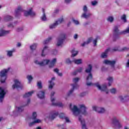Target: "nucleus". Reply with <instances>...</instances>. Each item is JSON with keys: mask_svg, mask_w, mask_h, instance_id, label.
<instances>
[{"mask_svg": "<svg viewBox=\"0 0 129 129\" xmlns=\"http://www.w3.org/2000/svg\"><path fill=\"white\" fill-rule=\"evenodd\" d=\"M78 54V51H76L75 49H73L72 51V57H75Z\"/></svg>", "mask_w": 129, "mask_h": 129, "instance_id": "nucleus-38", "label": "nucleus"}, {"mask_svg": "<svg viewBox=\"0 0 129 129\" xmlns=\"http://www.w3.org/2000/svg\"><path fill=\"white\" fill-rule=\"evenodd\" d=\"M56 62H57L56 58H53L52 60L50 61L49 59H44L43 61L39 62L38 60H35L34 62L35 64L37 65H39V66H45V65H47V64H49V68H52L55 66V64H56Z\"/></svg>", "mask_w": 129, "mask_h": 129, "instance_id": "nucleus-3", "label": "nucleus"}, {"mask_svg": "<svg viewBox=\"0 0 129 129\" xmlns=\"http://www.w3.org/2000/svg\"><path fill=\"white\" fill-rule=\"evenodd\" d=\"M124 129H128V127H127V126H125L124 127Z\"/></svg>", "mask_w": 129, "mask_h": 129, "instance_id": "nucleus-62", "label": "nucleus"}, {"mask_svg": "<svg viewBox=\"0 0 129 129\" xmlns=\"http://www.w3.org/2000/svg\"><path fill=\"white\" fill-rule=\"evenodd\" d=\"M17 46H18V47H21V43H18L17 44Z\"/></svg>", "mask_w": 129, "mask_h": 129, "instance_id": "nucleus-60", "label": "nucleus"}, {"mask_svg": "<svg viewBox=\"0 0 129 129\" xmlns=\"http://www.w3.org/2000/svg\"><path fill=\"white\" fill-rule=\"evenodd\" d=\"M33 93H34V91L28 92V93H25V94L23 96V97L24 98H28L30 96H32Z\"/></svg>", "mask_w": 129, "mask_h": 129, "instance_id": "nucleus-26", "label": "nucleus"}, {"mask_svg": "<svg viewBox=\"0 0 129 129\" xmlns=\"http://www.w3.org/2000/svg\"><path fill=\"white\" fill-rule=\"evenodd\" d=\"M73 62H74V63L75 64H81V63H82V59H74V60H73Z\"/></svg>", "mask_w": 129, "mask_h": 129, "instance_id": "nucleus-35", "label": "nucleus"}, {"mask_svg": "<svg viewBox=\"0 0 129 129\" xmlns=\"http://www.w3.org/2000/svg\"><path fill=\"white\" fill-rule=\"evenodd\" d=\"M127 50H128V48L124 47H123L121 50H119L118 48H116L115 49H113V51H127Z\"/></svg>", "mask_w": 129, "mask_h": 129, "instance_id": "nucleus-39", "label": "nucleus"}, {"mask_svg": "<svg viewBox=\"0 0 129 129\" xmlns=\"http://www.w3.org/2000/svg\"><path fill=\"white\" fill-rule=\"evenodd\" d=\"M110 92L112 94H115L116 93V89L115 88H112L110 90Z\"/></svg>", "mask_w": 129, "mask_h": 129, "instance_id": "nucleus-43", "label": "nucleus"}, {"mask_svg": "<svg viewBox=\"0 0 129 129\" xmlns=\"http://www.w3.org/2000/svg\"><path fill=\"white\" fill-rule=\"evenodd\" d=\"M73 81L74 82V84H72L71 86H72V89L68 92V95L69 96L71 94H72L73 91H74V89H77L78 87H79V86H78V84H77V82L79 81V78H75L73 79Z\"/></svg>", "mask_w": 129, "mask_h": 129, "instance_id": "nucleus-7", "label": "nucleus"}, {"mask_svg": "<svg viewBox=\"0 0 129 129\" xmlns=\"http://www.w3.org/2000/svg\"><path fill=\"white\" fill-rule=\"evenodd\" d=\"M57 53H58V51H57V50L54 49L53 51L52 54H53V55H57Z\"/></svg>", "mask_w": 129, "mask_h": 129, "instance_id": "nucleus-50", "label": "nucleus"}, {"mask_svg": "<svg viewBox=\"0 0 129 129\" xmlns=\"http://www.w3.org/2000/svg\"><path fill=\"white\" fill-rule=\"evenodd\" d=\"M72 105H70V108H71L73 113L75 116L77 115H80L81 114H83L84 115H86L87 114V112H86V107L84 104L79 105V109L77 106L74 105L73 108H72Z\"/></svg>", "mask_w": 129, "mask_h": 129, "instance_id": "nucleus-1", "label": "nucleus"}, {"mask_svg": "<svg viewBox=\"0 0 129 129\" xmlns=\"http://www.w3.org/2000/svg\"><path fill=\"white\" fill-rule=\"evenodd\" d=\"M91 41H92V38H89L88 40L87 41V42H84L83 44H82V46L83 47H84V46H85L86 44H89V43H90V42H91Z\"/></svg>", "mask_w": 129, "mask_h": 129, "instance_id": "nucleus-34", "label": "nucleus"}, {"mask_svg": "<svg viewBox=\"0 0 129 129\" xmlns=\"http://www.w3.org/2000/svg\"><path fill=\"white\" fill-rule=\"evenodd\" d=\"M73 22L74 23V24H75V25H78L79 24V21L74 19H73Z\"/></svg>", "mask_w": 129, "mask_h": 129, "instance_id": "nucleus-48", "label": "nucleus"}, {"mask_svg": "<svg viewBox=\"0 0 129 129\" xmlns=\"http://www.w3.org/2000/svg\"><path fill=\"white\" fill-rule=\"evenodd\" d=\"M36 117H37V113L36 112H33L32 113V117L28 119V120L30 121L29 123V126H33V125H35L36 123H39L41 122V120L39 119H36Z\"/></svg>", "mask_w": 129, "mask_h": 129, "instance_id": "nucleus-5", "label": "nucleus"}, {"mask_svg": "<svg viewBox=\"0 0 129 129\" xmlns=\"http://www.w3.org/2000/svg\"><path fill=\"white\" fill-rule=\"evenodd\" d=\"M48 52H49V49L48 46H45L41 52V56L42 57H45V55L48 54Z\"/></svg>", "mask_w": 129, "mask_h": 129, "instance_id": "nucleus-22", "label": "nucleus"}, {"mask_svg": "<svg viewBox=\"0 0 129 129\" xmlns=\"http://www.w3.org/2000/svg\"><path fill=\"white\" fill-rule=\"evenodd\" d=\"M10 33V31L5 30L3 28H0V37H4V36H6V35H8V34Z\"/></svg>", "mask_w": 129, "mask_h": 129, "instance_id": "nucleus-20", "label": "nucleus"}, {"mask_svg": "<svg viewBox=\"0 0 129 129\" xmlns=\"http://www.w3.org/2000/svg\"><path fill=\"white\" fill-rule=\"evenodd\" d=\"M97 3L98 2L96 1H94L91 2L92 6H96V5H97Z\"/></svg>", "mask_w": 129, "mask_h": 129, "instance_id": "nucleus-47", "label": "nucleus"}, {"mask_svg": "<svg viewBox=\"0 0 129 129\" xmlns=\"http://www.w3.org/2000/svg\"><path fill=\"white\" fill-rule=\"evenodd\" d=\"M92 108L93 110H94L99 113H103V112L105 111V109H104V108L97 107L96 106H93Z\"/></svg>", "mask_w": 129, "mask_h": 129, "instance_id": "nucleus-17", "label": "nucleus"}, {"mask_svg": "<svg viewBox=\"0 0 129 129\" xmlns=\"http://www.w3.org/2000/svg\"><path fill=\"white\" fill-rule=\"evenodd\" d=\"M1 120H3V117H0V121H1Z\"/></svg>", "mask_w": 129, "mask_h": 129, "instance_id": "nucleus-63", "label": "nucleus"}, {"mask_svg": "<svg viewBox=\"0 0 129 129\" xmlns=\"http://www.w3.org/2000/svg\"><path fill=\"white\" fill-rule=\"evenodd\" d=\"M74 39H76L78 38V35L77 34H75L74 36Z\"/></svg>", "mask_w": 129, "mask_h": 129, "instance_id": "nucleus-57", "label": "nucleus"}, {"mask_svg": "<svg viewBox=\"0 0 129 129\" xmlns=\"http://www.w3.org/2000/svg\"><path fill=\"white\" fill-rule=\"evenodd\" d=\"M63 22V18H60L57 21H56L54 23L51 24L49 25V29L51 30H53V29H55L59 24H61Z\"/></svg>", "mask_w": 129, "mask_h": 129, "instance_id": "nucleus-14", "label": "nucleus"}, {"mask_svg": "<svg viewBox=\"0 0 129 129\" xmlns=\"http://www.w3.org/2000/svg\"><path fill=\"white\" fill-rule=\"evenodd\" d=\"M83 11L84 12V14L82 15L81 18H84V19H88V18L91 16V14H90L88 11V9L86 6H84L83 7Z\"/></svg>", "mask_w": 129, "mask_h": 129, "instance_id": "nucleus-12", "label": "nucleus"}, {"mask_svg": "<svg viewBox=\"0 0 129 129\" xmlns=\"http://www.w3.org/2000/svg\"><path fill=\"white\" fill-rule=\"evenodd\" d=\"M30 99H28L27 100V103L25 105H28V104L30 103Z\"/></svg>", "mask_w": 129, "mask_h": 129, "instance_id": "nucleus-59", "label": "nucleus"}, {"mask_svg": "<svg viewBox=\"0 0 129 129\" xmlns=\"http://www.w3.org/2000/svg\"><path fill=\"white\" fill-rule=\"evenodd\" d=\"M121 20L123 21V23H126V17L125 16V15H123L121 17Z\"/></svg>", "mask_w": 129, "mask_h": 129, "instance_id": "nucleus-40", "label": "nucleus"}, {"mask_svg": "<svg viewBox=\"0 0 129 129\" xmlns=\"http://www.w3.org/2000/svg\"><path fill=\"white\" fill-rule=\"evenodd\" d=\"M37 86L38 88H42V83L41 82V81L38 82Z\"/></svg>", "mask_w": 129, "mask_h": 129, "instance_id": "nucleus-46", "label": "nucleus"}, {"mask_svg": "<svg viewBox=\"0 0 129 129\" xmlns=\"http://www.w3.org/2000/svg\"><path fill=\"white\" fill-rule=\"evenodd\" d=\"M52 80H55V78H52L51 81H49V89H52V88H53V86H54V83L53 82Z\"/></svg>", "mask_w": 129, "mask_h": 129, "instance_id": "nucleus-27", "label": "nucleus"}, {"mask_svg": "<svg viewBox=\"0 0 129 129\" xmlns=\"http://www.w3.org/2000/svg\"><path fill=\"white\" fill-rule=\"evenodd\" d=\"M91 70H92V66L89 64L88 68L86 69V73H89L88 76L87 77V86H93V84L91 82L88 83V81H90L92 79V74H91Z\"/></svg>", "mask_w": 129, "mask_h": 129, "instance_id": "nucleus-4", "label": "nucleus"}, {"mask_svg": "<svg viewBox=\"0 0 129 129\" xmlns=\"http://www.w3.org/2000/svg\"><path fill=\"white\" fill-rule=\"evenodd\" d=\"M60 127H61L62 129H66V126L65 124L60 125Z\"/></svg>", "mask_w": 129, "mask_h": 129, "instance_id": "nucleus-51", "label": "nucleus"}, {"mask_svg": "<svg viewBox=\"0 0 129 129\" xmlns=\"http://www.w3.org/2000/svg\"><path fill=\"white\" fill-rule=\"evenodd\" d=\"M14 83L15 84L12 86L13 89H15V88H17V89H19V88H22V84H21V82H20L19 80H14Z\"/></svg>", "mask_w": 129, "mask_h": 129, "instance_id": "nucleus-15", "label": "nucleus"}, {"mask_svg": "<svg viewBox=\"0 0 129 129\" xmlns=\"http://www.w3.org/2000/svg\"><path fill=\"white\" fill-rule=\"evenodd\" d=\"M85 95H86V92L82 93L81 94V96H85Z\"/></svg>", "mask_w": 129, "mask_h": 129, "instance_id": "nucleus-54", "label": "nucleus"}, {"mask_svg": "<svg viewBox=\"0 0 129 129\" xmlns=\"http://www.w3.org/2000/svg\"><path fill=\"white\" fill-rule=\"evenodd\" d=\"M37 43H34L33 44L30 46V49L31 51H34V50H36V48H37Z\"/></svg>", "mask_w": 129, "mask_h": 129, "instance_id": "nucleus-36", "label": "nucleus"}, {"mask_svg": "<svg viewBox=\"0 0 129 129\" xmlns=\"http://www.w3.org/2000/svg\"><path fill=\"white\" fill-rule=\"evenodd\" d=\"M24 106L16 107V110H17V112H22L24 110Z\"/></svg>", "mask_w": 129, "mask_h": 129, "instance_id": "nucleus-28", "label": "nucleus"}, {"mask_svg": "<svg viewBox=\"0 0 129 129\" xmlns=\"http://www.w3.org/2000/svg\"><path fill=\"white\" fill-rule=\"evenodd\" d=\"M14 52H15V49H12L11 50H8L7 56H8V57H12V56H13V53Z\"/></svg>", "mask_w": 129, "mask_h": 129, "instance_id": "nucleus-33", "label": "nucleus"}, {"mask_svg": "<svg viewBox=\"0 0 129 129\" xmlns=\"http://www.w3.org/2000/svg\"><path fill=\"white\" fill-rule=\"evenodd\" d=\"M113 126L115 129H120L122 127V124L119 122L117 117H114L112 119Z\"/></svg>", "mask_w": 129, "mask_h": 129, "instance_id": "nucleus-9", "label": "nucleus"}, {"mask_svg": "<svg viewBox=\"0 0 129 129\" xmlns=\"http://www.w3.org/2000/svg\"><path fill=\"white\" fill-rule=\"evenodd\" d=\"M108 22H110V23H112L113 22V17L112 16H109L107 19Z\"/></svg>", "mask_w": 129, "mask_h": 129, "instance_id": "nucleus-42", "label": "nucleus"}, {"mask_svg": "<svg viewBox=\"0 0 129 129\" xmlns=\"http://www.w3.org/2000/svg\"><path fill=\"white\" fill-rule=\"evenodd\" d=\"M70 25H71V22H69V23H68V27H69V26H70Z\"/></svg>", "mask_w": 129, "mask_h": 129, "instance_id": "nucleus-61", "label": "nucleus"}, {"mask_svg": "<svg viewBox=\"0 0 129 129\" xmlns=\"http://www.w3.org/2000/svg\"><path fill=\"white\" fill-rule=\"evenodd\" d=\"M103 63L106 65H110L113 70H114V64H115V60H108L106 59L104 60Z\"/></svg>", "mask_w": 129, "mask_h": 129, "instance_id": "nucleus-16", "label": "nucleus"}, {"mask_svg": "<svg viewBox=\"0 0 129 129\" xmlns=\"http://www.w3.org/2000/svg\"><path fill=\"white\" fill-rule=\"evenodd\" d=\"M128 67H129V59L127 60V63L126 64V68H128Z\"/></svg>", "mask_w": 129, "mask_h": 129, "instance_id": "nucleus-53", "label": "nucleus"}, {"mask_svg": "<svg viewBox=\"0 0 129 129\" xmlns=\"http://www.w3.org/2000/svg\"><path fill=\"white\" fill-rule=\"evenodd\" d=\"M5 95H6V91H5V89L0 87V102H3Z\"/></svg>", "mask_w": 129, "mask_h": 129, "instance_id": "nucleus-19", "label": "nucleus"}, {"mask_svg": "<svg viewBox=\"0 0 129 129\" xmlns=\"http://www.w3.org/2000/svg\"><path fill=\"white\" fill-rule=\"evenodd\" d=\"M65 39H66V34H65V33L60 34L57 39L56 46H57V47H62V46H63V43H64Z\"/></svg>", "mask_w": 129, "mask_h": 129, "instance_id": "nucleus-8", "label": "nucleus"}, {"mask_svg": "<svg viewBox=\"0 0 129 129\" xmlns=\"http://www.w3.org/2000/svg\"><path fill=\"white\" fill-rule=\"evenodd\" d=\"M96 86L99 90H100L101 91H105L107 94L108 93V90L107 89L106 85H103L102 86H100V85H99V83H96Z\"/></svg>", "mask_w": 129, "mask_h": 129, "instance_id": "nucleus-13", "label": "nucleus"}, {"mask_svg": "<svg viewBox=\"0 0 129 129\" xmlns=\"http://www.w3.org/2000/svg\"><path fill=\"white\" fill-rule=\"evenodd\" d=\"M58 12H59V9H56L54 10V14H57V13H58Z\"/></svg>", "mask_w": 129, "mask_h": 129, "instance_id": "nucleus-56", "label": "nucleus"}, {"mask_svg": "<svg viewBox=\"0 0 129 129\" xmlns=\"http://www.w3.org/2000/svg\"><path fill=\"white\" fill-rule=\"evenodd\" d=\"M10 69L11 68H8L0 72V81L1 83H5L6 82L8 76V72L10 71Z\"/></svg>", "mask_w": 129, "mask_h": 129, "instance_id": "nucleus-6", "label": "nucleus"}, {"mask_svg": "<svg viewBox=\"0 0 129 129\" xmlns=\"http://www.w3.org/2000/svg\"><path fill=\"white\" fill-rule=\"evenodd\" d=\"M118 98L121 102H125L126 101H128L129 100V95H125L123 97L122 95H120L118 97Z\"/></svg>", "mask_w": 129, "mask_h": 129, "instance_id": "nucleus-18", "label": "nucleus"}, {"mask_svg": "<svg viewBox=\"0 0 129 129\" xmlns=\"http://www.w3.org/2000/svg\"><path fill=\"white\" fill-rule=\"evenodd\" d=\"M42 13L43 15L41 18V20L43 21H47V17H46V15L45 14V10H44V9H42Z\"/></svg>", "mask_w": 129, "mask_h": 129, "instance_id": "nucleus-30", "label": "nucleus"}, {"mask_svg": "<svg viewBox=\"0 0 129 129\" xmlns=\"http://www.w3.org/2000/svg\"><path fill=\"white\" fill-rule=\"evenodd\" d=\"M54 72H55V73H57L58 76H60V77L62 76V73H59V70H58V69H55Z\"/></svg>", "mask_w": 129, "mask_h": 129, "instance_id": "nucleus-41", "label": "nucleus"}, {"mask_svg": "<svg viewBox=\"0 0 129 129\" xmlns=\"http://www.w3.org/2000/svg\"><path fill=\"white\" fill-rule=\"evenodd\" d=\"M113 32L115 34H117V35H125V34H128L129 33V27L125 30L118 32V26H115L113 28Z\"/></svg>", "mask_w": 129, "mask_h": 129, "instance_id": "nucleus-11", "label": "nucleus"}, {"mask_svg": "<svg viewBox=\"0 0 129 129\" xmlns=\"http://www.w3.org/2000/svg\"><path fill=\"white\" fill-rule=\"evenodd\" d=\"M12 20H13V17L9 15H7L4 18L5 22H9V21H12Z\"/></svg>", "mask_w": 129, "mask_h": 129, "instance_id": "nucleus-29", "label": "nucleus"}, {"mask_svg": "<svg viewBox=\"0 0 129 129\" xmlns=\"http://www.w3.org/2000/svg\"><path fill=\"white\" fill-rule=\"evenodd\" d=\"M37 96L38 98L40 99H43V98H45V92L40 91L39 94H37Z\"/></svg>", "mask_w": 129, "mask_h": 129, "instance_id": "nucleus-25", "label": "nucleus"}, {"mask_svg": "<svg viewBox=\"0 0 129 129\" xmlns=\"http://www.w3.org/2000/svg\"><path fill=\"white\" fill-rule=\"evenodd\" d=\"M66 62L68 63V64H70L72 61L70 60V59L67 58L66 60Z\"/></svg>", "mask_w": 129, "mask_h": 129, "instance_id": "nucleus-49", "label": "nucleus"}, {"mask_svg": "<svg viewBox=\"0 0 129 129\" xmlns=\"http://www.w3.org/2000/svg\"><path fill=\"white\" fill-rule=\"evenodd\" d=\"M54 94H55V92H52L50 95L51 101L52 102V105H54V106H59V107H62V106H63V104H62V103L55 102L56 99L53 97Z\"/></svg>", "mask_w": 129, "mask_h": 129, "instance_id": "nucleus-10", "label": "nucleus"}, {"mask_svg": "<svg viewBox=\"0 0 129 129\" xmlns=\"http://www.w3.org/2000/svg\"><path fill=\"white\" fill-rule=\"evenodd\" d=\"M36 129H41L40 127H38Z\"/></svg>", "mask_w": 129, "mask_h": 129, "instance_id": "nucleus-64", "label": "nucleus"}, {"mask_svg": "<svg viewBox=\"0 0 129 129\" xmlns=\"http://www.w3.org/2000/svg\"><path fill=\"white\" fill-rule=\"evenodd\" d=\"M8 27H10V28H14V24H10L8 25Z\"/></svg>", "mask_w": 129, "mask_h": 129, "instance_id": "nucleus-55", "label": "nucleus"}, {"mask_svg": "<svg viewBox=\"0 0 129 129\" xmlns=\"http://www.w3.org/2000/svg\"><path fill=\"white\" fill-rule=\"evenodd\" d=\"M52 40L51 37H49L46 40L43 41V44L46 45V44H48L50 41Z\"/></svg>", "mask_w": 129, "mask_h": 129, "instance_id": "nucleus-37", "label": "nucleus"}, {"mask_svg": "<svg viewBox=\"0 0 129 129\" xmlns=\"http://www.w3.org/2000/svg\"><path fill=\"white\" fill-rule=\"evenodd\" d=\"M82 70H83V68H79L77 71H75L73 74V75H77V73H81V72H82Z\"/></svg>", "mask_w": 129, "mask_h": 129, "instance_id": "nucleus-31", "label": "nucleus"}, {"mask_svg": "<svg viewBox=\"0 0 129 129\" xmlns=\"http://www.w3.org/2000/svg\"><path fill=\"white\" fill-rule=\"evenodd\" d=\"M57 115H58V112L53 111L51 112L49 115V117L51 119H54V118H55V117H56V116H57Z\"/></svg>", "mask_w": 129, "mask_h": 129, "instance_id": "nucleus-23", "label": "nucleus"}, {"mask_svg": "<svg viewBox=\"0 0 129 129\" xmlns=\"http://www.w3.org/2000/svg\"><path fill=\"white\" fill-rule=\"evenodd\" d=\"M23 28H18V32H20L21 31H23Z\"/></svg>", "mask_w": 129, "mask_h": 129, "instance_id": "nucleus-58", "label": "nucleus"}, {"mask_svg": "<svg viewBox=\"0 0 129 129\" xmlns=\"http://www.w3.org/2000/svg\"><path fill=\"white\" fill-rule=\"evenodd\" d=\"M27 79L29 81V83H31V81L33 80V77H32V76H28Z\"/></svg>", "mask_w": 129, "mask_h": 129, "instance_id": "nucleus-44", "label": "nucleus"}, {"mask_svg": "<svg viewBox=\"0 0 129 129\" xmlns=\"http://www.w3.org/2000/svg\"><path fill=\"white\" fill-rule=\"evenodd\" d=\"M22 12H24L25 17H28V16L34 17V16H36V13L33 11V9L30 8L28 11H26L23 10L22 7H19L15 11V17H18V16L21 15Z\"/></svg>", "mask_w": 129, "mask_h": 129, "instance_id": "nucleus-2", "label": "nucleus"}, {"mask_svg": "<svg viewBox=\"0 0 129 129\" xmlns=\"http://www.w3.org/2000/svg\"><path fill=\"white\" fill-rule=\"evenodd\" d=\"M99 37H97L96 38L93 40V43L94 44V46H96V43H97V40H98Z\"/></svg>", "mask_w": 129, "mask_h": 129, "instance_id": "nucleus-45", "label": "nucleus"}, {"mask_svg": "<svg viewBox=\"0 0 129 129\" xmlns=\"http://www.w3.org/2000/svg\"><path fill=\"white\" fill-rule=\"evenodd\" d=\"M71 1L72 0H64L65 3H66V4H69V3H71Z\"/></svg>", "mask_w": 129, "mask_h": 129, "instance_id": "nucleus-52", "label": "nucleus"}, {"mask_svg": "<svg viewBox=\"0 0 129 129\" xmlns=\"http://www.w3.org/2000/svg\"><path fill=\"white\" fill-rule=\"evenodd\" d=\"M107 80L108 81L109 86H110L112 83V81H113V78L112 77H109L108 78H107Z\"/></svg>", "mask_w": 129, "mask_h": 129, "instance_id": "nucleus-32", "label": "nucleus"}, {"mask_svg": "<svg viewBox=\"0 0 129 129\" xmlns=\"http://www.w3.org/2000/svg\"><path fill=\"white\" fill-rule=\"evenodd\" d=\"M110 51V48H107L104 52H103L101 55V58H106L107 57V53Z\"/></svg>", "mask_w": 129, "mask_h": 129, "instance_id": "nucleus-24", "label": "nucleus"}, {"mask_svg": "<svg viewBox=\"0 0 129 129\" xmlns=\"http://www.w3.org/2000/svg\"><path fill=\"white\" fill-rule=\"evenodd\" d=\"M59 117L60 118H62V119H65L66 122H70L69 117L66 116V115L63 113H60L59 114Z\"/></svg>", "mask_w": 129, "mask_h": 129, "instance_id": "nucleus-21", "label": "nucleus"}]
</instances>
